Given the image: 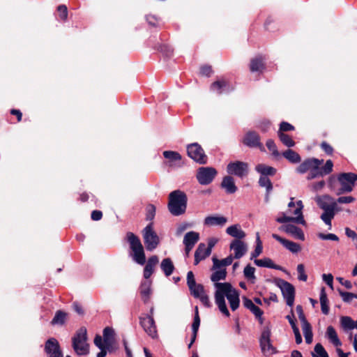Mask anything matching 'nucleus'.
<instances>
[{
  "label": "nucleus",
  "instance_id": "nucleus-1",
  "mask_svg": "<svg viewBox=\"0 0 357 357\" xmlns=\"http://www.w3.org/2000/svg\"><path fill=\"white\" fill-rule=\"evenodd\" d=\"M216 291L215 292V301L220 311L226 317H229L230 313L226 305L225 296L229 301L232 311H235L239 307L240 299L238 291L234 289L229 282L216 283L215 284Z\"/></svg>",
  "mask_w": 357,
  "mask_h": 357
},
{
  "label": "nucleus",
  "instance_id": "nucleus-2",
  "mask_svg": "<svg viewBox=\"0 0 357 357\" xmlns=\"http://www.w3.org/2000/svg\"><path fill=\"white\" fill-rule=\"evenodd\" d=\"M187 203L188 197L184 192L176 190L169 193L167 207L173 215L178 216L185 213Z\"/></svg>",
  "mask_w": 357,
  "mask_h": 357
},
{
  "label": "nucleus",
  "instance_id": "nucleus-3",
  "mask_svg": "<svg viewBox=\"0 0 357 357\" xmlns=\"http://www.w3.org/2000/svg\"><path fill=\"white\" fill-rule=\"evenodd\" d=\"M87 340V330L84 326L80 327L72 337V347L78 356L87 355L89 353Z\"/></svg>",
  "mask_w": 357,
  "mask_h": 357
},
{
  "label": "nucleus",
  "instance_id": "nucleus-4",
  "mask_svg": "<svg viewBox=\"0 0 357 357\" xmlns=\"http://www.w3.org/2000/svg\"><path fill=\"white\" fill-rule=\"evenodd\" d=\"M126 237L130 248L133 252V259L140 265L144 264L146 256L139 238L131 231L127 232Z\"/></svg>",
  "mask_w": 357,
  "mask_h": 357
},
{
  "label": "nucleus",
  "instance_id": "nucleus-5",
  "mask_svg": "<svg viewBox=\"0 0 357 357\" xmlns=\"http://www.w3.org/2000/svg\"><path fill=\"white\" fill-rule=\"evenodd\" d=\"M337 181L340 184V188L336 190V195L350 192L353 190L355 183L357 181V174L353 172L340 173L337 176Z\"/></svg>",
  "mask_w": 357,
  "mask_h": 357
},
{
  "label": "nucleus",
  "instance_id": "nucleus-6",
  "mask_svg": "<svg viewBox=\"0 0 357 357\" xmlns=\"http://www.w3.org/2000/svg\"><path fill=\"white\" fill-rule=\"evenodd\" d=\"M271 328L268 326H264L259 337L260 348L264 355L269 356L278 353L277 349L271 343Z\"/></svg>",
  "mask_w": 357,
  "mask_h": 357
},
{
  "label": "nucleus",
  "instance_id": "nucleus-7",
  "mask_svg": "<svg viewBox=\"0 0 357 357\" xmlns=\"http://www.w3.org/2000/svg\"><path fill=\"white\" fill-rule=\"evenodd\" d=\"M275 284L280 289L282 294L286 300L287 305L292 307L295 299V288L294 285L281 278H275Z\"/></svg>",
  "mask_w": 357,
  "mask_h": 357
},
{
  "label": "nucleus",
  "instance_id": "nucleus-8",
  "mask_svg": "<svg viewBox=\"0 0 357 357\" xmlns=\"http://www.w3.org/2000/svg\"><path fill=\"white\" fill-rule=\"evenodd\" d=\"M218 174L215 168L213 167H201L197 169L196 178L202 185H209Z\"/></svg>",
  "mask_w": 357,
  "mask_h": 357
},
{
  "label": "nucleus",
  "instance_id": "nucleus-9",
  "mask_svg": "<svg viewBox=\"0 0 357 357\" xmlns=\"http://www.w3.org/2000/svg\"><path fill=\"white\" fill-rule=\"evenodd\" d=\"M187 153L191 159L200 165H205L208 162V157L205 154L204 150L197 142L187 146Z\"/></svg>",
  "mask_w": 357,
  "mask_h": 357
},
{
  "label": "nucleus",
  "instance_id": "nucleus-10",
  "mask_svg": "<svg viewBox=\"0 0 357 357\" xmlns=\"http://www.w3.org/2000/svg\"><path fill=\"white\" fill-rule=\"evenodd\" d=\"M227 172L230 176L234 175L243 178L249 173V165L248 163L239 160L230 162L227 166Z\"/></svg>",
  "mask_w": 357,
  "mask_h": 357
},
{
  "label": "nucleus",
  "instance_id": "nucleus-11",
  "mask_svg": "<svg viewBox=\"0 0 357 357\" xmlns=\"http://www.w3.org/2000/svg\"><path fill=\"white\" fill-rule=\"evenodd\" d=\"M144 242L146 250L152 251L157 248L160 239L157 234L153 231L152 223L149 224L143 230Z\"/></svg>",
  "mask_w": 357,
  "mask_h": 357
},
{
  "label": "nucleus",
  "instance_id": "nucleus-12",
  "mask_svg": "<svg viewBox=\"0 0 357 357\" xmlns=\"http://www.w3.org/2000/svg\"><path fill=\"white\" fill-rule=\"evenodd\" d=\"M242 143L249 148H258L261 151H265V148L261 142V137L255 131L247 132L242 139Z\"/></svg>",
  "mask_w": 357,
  "mask_h": 357
},
{
  "label": "nucleus",
  "instance_id": "nucleus-13",
  "mask_svg": "<svg viewBox=\"0 0 357 357\" xmlns=\"http://www.w3.org/2000/svg\"><path fill=\"white\" fill-rule=\"evenodd\" d=\"M139 324L144 331L152 338L158 337L155 320L151 315H144L139 317Z\"/></svg>",
  "mask_w": 357,
  "mask_h": 357
},
{
  "label": "nucleus",
  "instance_id": "nucleus-14",
  "mask_svg": "<svg viewBox=\"0 0 357 357\" xmlns=\"http://www.w3.org/2000/svg\"><path fill=\"white\" fill-rule=\"evenodd\" d=\"M333 162L331 160H328L325 165L320 167V165L313 167L308 174L307 178L313 179L319 176L328 175L333 172Z\"/></svg>",
  "mask_w": 357,
  "mask_h": 357
},
{
  "label": "nucleus",
  "instance_id": "nucleus-15",
  "mask_svg": "<svg viewBox=\"0 0 357 357\" xmlns=\"http://www.w3.org/2000/svg\"><path fill=\"white\" fill-rule=\"evenodd\" d=\"M213 91L217 92L220 95L223 93H229L234 90V86L231 84L230 81L225 77H221L213 82L210 86Z\"/></svg>",
  "mask_w": 357,
  "mask_h": 357
},
{
  "label": "nucleus",
  "instance_id": "nucleus-16",
  "mask_svg": "<svg viewBox=\"0 0 357 357\" xmlns=\"http://www.w3.org/2000/svg\"><path fill=\"white\" fill-rule=\"evenodd\" d=\"M44 350L48 357H63L60 344L54 337H51L45 342Z\"/></svg>",
  "mask_w": 357,
  "mask_h": 357
},
{
  "label": "nucleus",
  "instance_id": "nucleus-17",
  "mask_svg": "<svg viewBox=\"0 0 357 357\" xmlns=\"http://www.w3.org/2000/svg\"><path fill=\"white\" fill-rule=\"evenodd\" d=\"M231 250L234 251V258L240 259L245 255L248 251V246L245 243L241 240L234 239L231 241L229 246Z\"/></svg>",
  "mask_w": 357,
  "mask_h": 357
},
{
  "label": "nucleus",
  "instance_id": "nucleus-18",
  "mask_svg": "<svg viewBox=\"0 0 357 357\" xmlns=\"http://www.w3.org/2000/svg\"><path fill=\"white\" fill-rule=\"evenodd\" d=\"M279 230L293 236L296 239L301 241L305 240V235L303 230L294 225L288 224L282 225L279 227Z\"/></svg>",
  "mask_w": 357,
  "mask_h": 357
},
{
  "label": "nucleus",
  "instance_id": "nucleus-19",
  "mask_svg": "<svg viewBox=\"0 0 357 357\" xmlns=\"http://www.w3.org/2000/svg\"><path fill=\"white\" fill-rule=\"evenodd\" d=\"M323 162L324 160H319L314 158H308L300 164V165L296 168V171L300 174H304L307 171H310L313 167L322 165Z\"/></svg>",
  "mask_w": 357,
  "mask_h": 357
},
{
  "label": "nucleus",
  "instance_id": "nucleus-20",
  "mask_svg": "<svg viewBox=\"0 0 357 357\" xmlns=\"http://www.w3.org/2000/svg\"><path fill=\"white\" fill-rule=\"evenodd\" d=\"M272 237L293 253H297L301 250V247L298 243L283 238L276 234H273Z\"/></svg>",
  "mask_w": 357,
  "mask_h": 357
},
{
  "label": "nucleus",
  "instance_id": "nucleus-21",
  "mask_svg": "<svg viewBox=\"0 0 357 357\" xmlns=\"http://www.w3.org/2000/svg\"><path fill=\"white\" fill-rule=\"evenodd\" d=\"M265 68V57L262 55H258L250 60V70L252 73L262 72Z\"/></svg>",
  "mask_w": 357,
  "mask_h": 357
},
{
  "label": "nucleus",
  "instance_id": "nucleus-22",
  "mask_svg": "<svg viewBox=\"0 0 357 357\" xmlns=\"http://www.w3.org/2000/svg\"><path fill=\"white\" fill-rule=\"evenodd\" d=\"M159 259L157 255H153L148 259L146 264L144 268L143 275L146 280L150 278L154 272V267L158 264Z\"/></svg>",
  "mask_w": 357,
  "mask_h": 357
},
{
  "label": "nucleus",
  "instance_id": "nucleus-23",
  "mask_svg": "<svg viewBox=\"0 0 357 357\" xmlns=\"http://www.w3.org/2000/svg\"><path fill=\"white\" fill-rule=\"evenodd\" d=\"M337 207V202H333L331 206L324 209V213L321 215V219L327 225L331 227V220L335 215V208Z\"/></svg>",
  "mask_w": 357,
  "mask_h": 357
},
{
  "label": "nucleus",
  "instance_id": "nucleus-24",
  "mask_svg": "<svg viewBox=\"0 0 357 357\" xmlns=\"http://www.w3.org/2000/svg\"><path fill=\"white\" fill-rule=\"evenodd\" d=\"M139 293L144 303H147L151 295V281L145 280L142 282L139 287Z\"/></svg>",
  "mask_w": 357,
  "mask_h": 357
},
{
  "label": "nucleus",
  "instance_id": "nucleus-25",
  "mask_svg": "<svg viewBox=\"0 0 357 357\" xmlns=\"http://www.w3.org/2000/svg\"><path fill=\"white\" fill-rule=\"evenodd\" d=\"M221 188H224L228 194H234L238 190L235 185L234 178L230 175L225 176L223 178L221 183Z\"/></svg>",
  "mask_w": 357,
  "mask_h": 357
},
{
  "label": "nucleus",
  "instance_id": "nucleus-26",
  "mask_svg": "<svg viewBox=\"0 0 357 357\" xmlns=\"http://www.w3.org/2000/svg\"><path fill=\"white\" fill-rule=\"evenodd\" d=\"M227 222V218L218 215H208L205 218L204 224L206 226H223Z\"/></svg>",
  "mask_w": 357,
  "mask_h": 357
},
{
  "label": "nucleus",
  "instance_id": "nucleus-27",
  "mask_svg": "<svg viewBox=\"0 0 357 357\" xmlns=\"http://www.w3.org/2000/svg\"><path fill=\"white\" fill-rule=\"evenodd\" d=\"M254 263L257 266H259V267H266V268H273L275 270H279V271H282L284 272H287V271L283 267H282L281 266L275 264L273 262V261L270 258H268V257H266V258H264L261 259H255L254 261Z\"/></svg>",
  "mask_w": 357,
  "mask_h": 357
},
{
  "label": "nucleus",
  "instance_id": "nucleus-28",
  "mask_svg": "<svg viewBox=\"0 0 357 357\" xmlns=\"http://www.w3.org/2000/svg\"><path fill=\"white\" fill-rule=\"evenodd\" d=\"M115 332L112 327L107 326L103 329V340L107 346L111 348H114L115 343Z\"/></svg>",
  "mask_w": 357,
  "mask_h": 357
},
{
  "label": "nucleus",
  "instance_id": "nucleus-29",
  "mask_svg": "<svg viewBox=\"0 0 357 357\" xmlns=\"http://www.w3.org/2000/svg\"><path fill=\"white\" fill-rule=\"evenodd\" d=\"M226 232L229 236L234 237L235 239L241 240L245 237V233L243 231L238 225H234L227 228Z\"/></svg>",
  "mask_w": 357,
  "mask_h": 357
},
{
  "label": "nucleus",
  "instance_id": "nucleus-30",
  "mask_svg": "<svg viewBox=\"0 0 357 357\" xmlns=\"http://www.w3.org/2000/svg\"><path fill=\"white\" fill-rule=\"evenodd\" d=\"M255 170L260 175L264 176H274L276 172L277 169L273 167L266 165L263 163L258 164L255 167Z\"/></svg>",
  "mask_w": 357,
  "mask_h": 357
},
{
  "label": "nucleus",
  "instance_id": "nucleus-31",
  "mask_svg": "<svg viewBox=\"0 0 357 357\" xmlns=\"http://www.w3.org/2000/svg\"><path fill=\"white\" fill-rule=\"evenodd\" d=\"M199 239V234L196 231L186 233L183 238V244L194 247Z\"/></svg>",
  "mask_w": 357,
  "mask_h": 357
},
{
  "label": "nucleus",
  "instance_id": "nucleus-32",
  "mask_svg": "<svg viewBox=\"0 0 357 357\" xmlns=\"http://www.w3.org/2000/svg\"><path fill=\"white\" fill-rule=\"evenodd\" d=\"M68 317V313L63 310H57L55 312L54 317L51 321V324L53 326L65 324Z\"/></svg>",
  "mask_w": 357,
  "mask_h": 357
},
{
  "label": "nucleus",
  "instance_id": "nucleus-33",
  "mask_svg": "<svg viewBox=\"0 0 357 357\" xmlns=\"http://www.w3.org/2000/svg\"><path fill=\"white\" fill-rule=\"evenodd\" d=\"M160 268L167 277L171 275L174 270V266L170 258L164 259L161 262Z\"/></svg>",
  "mask_w": 357,
  "mask_h": 357
},
{
  "label": "nucleus",
  "instance_id": "nucleus-34",
  "mask_svg": "<svg viewBox=\"0 0 357 357\" xmlns=\"http://www.w3.org/2000/svg\"><path fill=\"white\" fill-rule=\"evenodd\" d=\"M282 155L287 160L294 164L298 163L301 160L300 155L295 151L290 149L282 152Z\"/></svg>",
  "mask_w": 357,
  "mask_h": 357
},
{
  "label": "nucleus",
  "instance_id": "nucleus-35",
  "mask_svg": "<svg viewBox=\"0 0 357 357\" xmlns=\"http://www.w3.org/2000/svg\"><path fill=\"white\" fill-rule=\"evenodd\" d=\"M320 303L321 312L324 314L327 315L329 312L328 300L324 287H322L320 291Z\"/></svg>",
  "mask_w": 357,
  "mask_h": 357
},
{
  "label": "nucleus",
  "instance_id": "nucleus-36",
  "mask_svg": "<svg viewBox=\"0 0 357 357\" xmlns=\"http://www.w3.org/2000/svg\"><path fill=\"white\" fill-rule=\"evenodd\" d=\"M326 335L328 339L335 347H340L342 345V342L338 338L337 334L335 328L332 326H329L326 329Z\"/></svg>",
  "mask_w": 357,
  "mask_h": 357
},
{
  "label": "nucleus",
  "instance_id": "nucleus-37",
  "mask_svg": "<svg viewBox=\"0 0 357 357\" xmlns=\"http://www.w3.org/2000/svg\"><path fill=\"white\" fill-rule=\"evenodd\" d=\"M259 185L261 187L266 188V199H268V195L273 190V184L271 181L268 176H264L262 175H260L259 179Z\"/></svg>",
  "mask_w": 357,
  "mask_h": 357
},
{
  "label": "nucleus",
  "instance_id": "nucleus-38",
  "mask_svg": "<svg viewBox=\"0 0 357 357\" xmlns=\"http://www.w3.org/2000/svg\"><path fill=\"white\" fill-rule=\"evenodd\" d=\"M276 221L279 223H286L289 222H293L297 224H301L303 225H305V221L304 219H303L301 217L299 218H294V217H289L287 216L285 214H282V217H279L276 218Z\"/></svg>",
  "mask_w": 357,
  "mask_h": 357
},
{
  "label": "nucleus",
  "instance_id": "nucleus-39",
  "mask_svg": "<svg viewBox=\"0 0 357 357\" xmlns=\"http://www.w3.org/2000/svg\"><path fill=\"white\" fill-rule=\"evenodd\" d=\"M263 250V245L262 242L260 239L259 233H257V237H256V246L255 248V250L251 253V257L250 259H256L257 257H259Z\"/></svg>",
  "mask_w": 357,
  "mask_h": 357
},
{
  "label": "nucleus",
  "instance_id": "nucleus-40",
  "mask_svg": "<svg viewBox=\"0 0 357 357\" xmlns=\"http://www.w3.org/2000/svg\"><path fill=\"white\" fill-rule=\"evenodd\" d=\"M163 156L170 162H180L182 159V156L179 153L173 151H164Z\"/></svg>",
  "mask_w": 357,
  "mask_h": 357
},
{
  "label": "nucleus",
  "instance_id": "nucleus-41",
  "mask_svg": "<svg viewBox=\"0 0 357 357\" xmlns=\"http://www.w3.org/2000/svg\"><path fill=\"white\" fill-rule=\"evenodd\" d=\"M227 277V271L225 268L218 270L213 272L211 275V280L212 282L218 283L219 280H225Z\"/></svg>",
  "mask_w": 357,
  "mask_h": 357
},
{
  "label": "nucleus",
  "instance_id": "nucleus-42",
  "mask_svg": "<svg viewBox=\"0 0 357 357\" xmlns=\"http://www.w3.org/2000/svg\"><path fill=\"white\" fill-rule=\"evenodd\" d=\"M314 352H312V357H329L327 351L321 343H317L314 348Z\"/></svg>",
  "mask_w": 357,
  "mask_h": 357
},
{
  "label": "nucleus",
  "instance_id": "nucleus-43",
  "mask_svg": "<svg viewBox=\"0 0 357 357\" xmlns=\"http://www.w3.org/2000/svg\"><path fill=\"white\" fill-rule=\"evenodd\" d=\"M278 136L281 142L287 147H293L295 145V142L293 139L287 134L280 132L278 133Z\"/></svg>",
  "mask_w": 357,
  "mask_h": 357
},
{
  "label": "nucleus",
  "instance_id": "nucleus-44",
  "mask_svg": "<svg viewBox=\"0 0 357 357\" xmlns=\"http://www.w3.org/2000/svg\"><path fill=\"white\" fill-rule=\"evenodd\" d=\"M200 247H201V243H199V245H198V247L195 252L194 264L195 266L197 265L202 260L205 259L207 257L209 256V255H206V252L204 249L202 250H202L199 251V250H200Z\"/></svg>",
  "mask_w": 357,
  "mask_h": 357
},
{
  "label": "nucleus",
  "instance_id": "nucleus-45",
  "mask_svg": "<svg viewBox=\"0 0 357 357\" xmlns=\"http://www.w3.org/2000/svg\"><path fill=\"white\" fill-rule=\"evenodd\" d=\"M302 329L305 339V342L308 344H311L312 342L313 333L310 324L303 326Z\"/></svg>",
  "mask_w": 357,
  "mask_h": 357
},
{
  "label": "nucleus",
  "instance_id": "nucleus-46",
  "mask_svg": "<svg viewBox=\"0 0 357 357\" xmlns=\"http://www.w3.org/2000/svg\"><path fill=\"white\" fill-rule=\"evenodd\" d=\"M341 326L344 330H351L354 328V321L350 317H342L340 319Z\"/></svg>",
  "mask_w": 357,
  "mask_h": 357
},
{
  "label": "nucleus",
  "instance_id": "nucleus-47",
  "mask_svg": "<svg viewBox=\"0 0 357 357\" xmlns=\"http://www.w3.org/2000/svg\"><path fill=\"white\" fill-rule=\"evenodd\" d=\"M255 268L250 266V264H248L243 271L244 276L248 280H251L252 283H254V280L256 279L255 275Z\"/></svg>",
  "mask_w": 357,
  "mask_h": 357
},
{
  "label": "nucleus",
  "instance_id": "nucleus-48",
  "mask_svg": "<svg viewBox=\"0 0 357 357\" xmlns=\"http://www.w3.org/2000/svg\"><path fill=\"white\" fill-rule=\"evenodd\" d=\"M332 198L329 195H324L323 197H317L316 198V202L319 207L321 209H325L331 206L327 201L331 200Z\"/></svg>",
  "mask_w": 357,
  "mask_h": 357
},
{
  "label": "nucleus",
  "instance_id": "nucleus-49",
  "mask_svg": "<svg viewBox=\"0 0 357 357\" xmlns=\"http://www.w3.org/2000/svg\"><path fill=\"white\" fill-rule=\"evenodd\" d=\"M218 243V239L215 238H211L208 241V246L206 247V245L203 243H201V248L203 250H205L206 252V255H210L211 253L212 248L215 246V245Z\"/></svg>",
  "mask_w": 357,
  "mask_h": 357
},
{
  "label": "nucleus",
  "instance_id": "nucleus-50",
  "mask_svg": "<svg viewBox=\"0 0 357 357\" xmlns=\"http://www.w3.org/2000/svg\"><path fill=\"white\" fill-rule=\"evenodd\" d=\"M191 295L197 298L205 292L204 287L201 284H196L193 287L189 289Z\"/></svg>",
  "mask_w": 357,
  "mask_h": 357
},
{
  "label": "nucleus",
  "instance_id": "nucleus-51",
  "mask_svg": "<svg viewBox=\"0 0 357 357\" xmlns=\"http://www.w3.org/2000/svg\"><path fill=\"white\" fill-rule=\"evenodd\" d=\"M155 206L152 204H149L146 207V220L152 221L155 215Z\"/></svg>",
  "mask_w": 357,
  "mask_h": 357
},
{
  "label": "nucleus",
  "instance_id": "nucleus-52",
  "mask_svg": "<svg viewBox=\"0 0 357 357\" xmlns=\"http://www.w3.org/2000/svg\"><path fill=\"white\" fill-rule=\"evenodd\" d=\"M266 145L268 149L272 152V154L274 157L280 156V153L278 151L277 146L273 139H268L266 141Z\"/></svg>",
  "mask_w": 357,
  "mask_h": 357
},
{
  "label": "nucleus",
  "instance_id": "nucleus-53",
  "mask_svg": "<svg viewBox=\"0 0 357 357\" xmlns=\"http://www.w3.org/2000/svg\"><path fill=\"white\" fill-rule=\"evenodd\" d=\"M200 326V317L199 315L198 307L196 306L195 309V317L192 324V330L195 332H198Z\"/></svg>",
  "mask_w": 357,
  "mask_h": 357
},
{
  "label": "nucleus",
  "instance_id": "nucleus-54",
  "mask_svg": "<svg viewBox=\"0 0 357 357\" xmlns=\"http://www.w3.org/2000/svg\"><path fill=\"white\" fill-rule=\"evenodd\" d=\"M56 10L59 13V18L62 21H66L68 18V8H67V6L64 4L59 5L57 7Z\"/></svg>",
  "mask_w": 357,
  "mask_h": 357
},
{
  "label": "nucleus",
  "instance_id": "nucleus-55",
  "mask_svg": "<svg viewBox=\"0 0 357 357\" xmlns=\"http://www.w3.org/2000/svg\"><path fill=\"white\" fill-rule=\"evenodd\" d=\"M296 310L298 314V318L301 322L302 326H305V324H309L310 323L307 321L305 317L302 305H298L296 307Z\"/></svg>",
  "mask_w": 357,
  "mask_h": 357
},
{
  "label": "nucleus",
  "instance_id": "nucleus-56",
  "mask_svg": "<svg viewBox=\"0 0 357 357\" xmlns=\"http://www.w3.org/2000/svg\"><path fill=\"white\" fill-rule=\"evenodd\" d=\"M295 130V127L290 124L288 122L282 121L280 124V128L278 131V133L282 132L284 133V132H289V131H293Z\"/></svg>",
  "mask_w": 357,
  "mask_h": 357
},
{
  "label": "nucleus",
  "instance_id": "nucleus-57",
  "mask_svg": "<svg viewBox=\"0 0 357 357\" xmlns=\"http://www.w3.org/2000/svg\"><path fill=\"white\" fill-rule=\"evenodd\" d=\"M338 291L343 301L345 303H350L353 298H355V294L354 293L343 291L340 289H338Z\"/></svg>",
  "mask_w": 357,
  "mask_h": 357
},
{
  "label": "nucleus",
  "instance_id": "nucleus-58",
  "mask_svg": "<svg viewBox=\"0 0 357 357\" xmlns=\"http://www.w3.org/2000/svg\"><path fill=\"white\" fill-rule=\"evenodd\" d=\"M297 271L298 273V280L301 281H306L307 275L305 273V266L303 264H300L297 266Z\"/></svg>",
  "mask_w": 357,
  "mask_h": 357
},
{
  "label": "nucleus",
  "instance_id": "nucleus-59",
  "mask_svg": "<svg viewBox=\"0 0 357 357\" xmlns=\"http://www.w3.org/2000/svg\"><path fill=\"white\" fill-rule=\"evenodd\" d=\"M320 147L322 149V151H324L328 155H332L334 152V149L332 147V146H331L326 141H324L321 143Z\"/></svg>",
  "mask_w": 357,
  "mask_h": 357
},
{
  "label": "nucleus",
  "instance_id": "nucleus-60",
  "mask_svg": "<svg viewBox=\"0 0 357 357\" xmlns=\"http://www.w3.org/2000/svg\"><path fill=\"white\" fill-rule=\"evenodd\" d=\"M158 50L162 52L166 56H171L173 54V50L171 47L167 45H160L158 48Z\"/></svg>",
  "mask_w": 357,
  "mask_h": 357
},
{
  "label": "nucleus",
  "instance_id": "nucleus-61",
  "mask_svg": "<svg viewBox=\"0 0 357 357\" xmlns=\"http://www.w3.org/2000/svg\"><path fill=\"white\" fill-rule=\"evenodd\" d=\"M318 237L322 240H331L334 241H339V237L334 234H323L319 233Z\"/></svg>",
  "mask_w": 357,
  "mask_h": 357
},
{
  "label": "nucleus",
  "instance_id": "nucleus-62",
  "mask_svg": "<svg viewBox=\"0 0 357 357\" xmlns=\"http://www.w3.org/2000/svg\"><path fill=\"white\" fill-rule=\"evenodd\" d=\"M196 281L195 279V275L192 271H189L187 273V284L189 289H191L195 285H196Z\"/></svg>",
  "mask_w": 357,
  "mask_h": 357
},
{
  "label": "nucleus",
  "instance_id": "nucleus-63",
  "mask_svg": "<svg viewBox=\"0 0 357 357\" xmlns=\"http://www.w3.org/2000/svg\"><path fill=\"white\" fill-rule=\"evenodd\" d=\"M94 344L98 348L101 349L102 347H107L106 343L104 342L103 337H101L100 335H96L95 336L94 340H93Z\"/></svg>",
  "mask_w": 357,
  "mask_h": 357
},
{
  "label": "nucleus",
  "instance_id": "nucleus-64",
  "mask_svg": "<svg viewBox=\"0 0 357 357\" xmlns=\"http://www.w3.org/2000/svg\"><path fill=\"white\" fill-rule=\"evenodd\" d=\"M213 73V69L211 66L205 65L200 68V74L204 76L210 77Z\"/></svg>",
  "mask_w": 357,
  "mask_h": 357
}]
</instances>
